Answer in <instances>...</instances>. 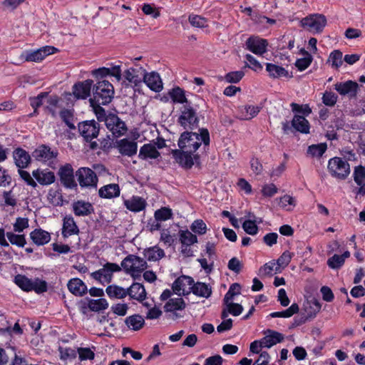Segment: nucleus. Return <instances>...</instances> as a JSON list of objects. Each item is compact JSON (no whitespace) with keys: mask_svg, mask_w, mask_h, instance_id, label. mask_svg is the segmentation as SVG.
I'll return each mask as SVG.
<instances>
[{"mask_svg":"<svg viewBox=\"0 0 365 365\" xmlns=\"http://www.w3.org/2000/svg\"><path fill=\"white\" fill-rule=\"evenodd\" d=\"M200 131V134L188 131L182 133L178 143L179 148L195 153L202 143L204 144L205 148L208 146L210 144V134L208 130L202 128Z\"/></svg>","mask_w":365,"mask_h":365,"instance_id":"1","label":"nucleus"},{"mask_svg":"<svg viewBox=\"0 0 365 365\" xmlns=\"http://www.w3.org/2000/svg\"><path fill=\"white\" fill-rule=\"evenodd\" d=\"M113 95V86L108 81H99L93 86V98L90 103L93 106L107 105L111 102Z\"/></svg>","mask_w":365,"mask_h":365,"instance_id":"2","label":"nucleus"},{"mask_svg":"<svg viewBox=\"0 0 365 365\" xmlns=\"http://www.w3.org/2000/svg\"><path fill=\"white\" fill-rule=\"evenodd\" d=\"M120 267L135 279L147 268V262L138 256L129 255L121 262Z\"/></svg>","mask_w":365,"mask_h":365,"instance_id":"3","label":"nucleus"},{"mask_svg":"<svg viewBox=\"0 0 365 365\" xmlns=\"http://www.w3.org/2000/svg\"><path fill=\"white\" fill-rule=\"evenodd\" d=\"M58 155V151L56 148H51L43 144L38 146L32 153V156L36 160L46 164L52 168L56 167Z\"/></svg>","mask_w":365,"mask_h":365,"instance_id":"4","label":"nucleus"},{"mask_svg":"<svg viewBox=\"0 0 365 365\" xmlns=\"http://www.w3.org/2000/svg\"><path fill=\"white\" fill-rule=\"evenodd\" d=\"M327 168L331 175L338 180H345L349 175V163L341 158L334 157L328 162Z\"/></svg>","mask_w":365,"mask_h":365,"instance_id":"5","label":"nucleus"},{"mask_svg":"<svg viewBox=\"0 0 365 365\" xmlns=\"http://www.w3.org/2000/svg\"><path fill=\"white\" fill-rule=\"evenodd\" d=\"M178 123L186 131L194 130L198 127L199 118L196 111L189 105L180 109Z\"/></svg>","mask_w":365,"mask_h":365,"instance_id":"6","label":"nucleus"},{"mask_svg":"<svg viewBox=\"0 0 365 365\" xmlns=\"http://www.w3.org/2000/svg\"><path fill=\"white\" fill-rule=\"evenodd\" d=\"M301 24L304 29L312 33H320L327 24V19L323 14H310L302 19Z\"/></svg>","mask_w":365,"mask_h":365,"instance_id":"7","label":"nucleus"},{"mask_svg":"<svg viewBox=\"0 0 365 365\" xmlns=\"http://www.w3.org/2000/svg\"><path fill=\"white\" fill-rule=\"evenodd\" d=\"M121 270V267L116 263L107 262L102 268L91 273V277L101 284L110 283L114 272Z\"/></svg>","mask_w":365,"mask_h":365,"instance_id":"8","label":"nucleus"},{"mask_svg":"<svg viewBox=\"0 0 365 365\" xmlns=\"http://www.w3.org/2000/svg\"><path fill=\"white\" fill-rule=\"evenodd\" d=\"M171 153L175 162L186 169L191 168L195 163H197L199 160L198 154L189 152L185 149L173 150Z\"/></svg>","mask_w":365,"mask_h":365,"instance_id":"9","label":"nucleus"},{"mask_svg":"<svg viewBox=\"0 0 365 365\" xmlns=\"http://www.w3.org/2000/svg\"><path fill=\"white\" fill-rule=\"evenodd\" d=\"M9 242L19 247H24L26 244L25 235L14 231H7L4 228H0V245L4 247L9 246Z\"/></svg>","mask_w":365,"mask_h":365,"instance_id":"10","label":"nucleus"},{"mask_svg":"<svg viewBox=\"0 0 365 365\" xmlns=\"http://www.w3.org/2000/svg\"><path fill=\"white\" fill-rule=\"evenodd\" d=\"M56 50L53 46H46L36 50L24 51L21 53L20 58L25 61L39 62L48 55L54 53Z\"/></svg>","mask_w":365,"mask_h":365,"instance_id":"11","label":"nucleus"},{"mask_svg":"<svg viewBox=\"0 0 365 365\" xmlns=\"http://www.w3.org/2000/svg\"><path fill=\"white\" fill-rule=\"evenodd\" d=\"M105 123L114 138L123 136L127 132V126L120 118L114 114L106 116Z\"/></svg>","mask_w":365,"mask_h":365,"instance_id":"12","label":"nucleus"},{"mask_svg":"<svg viewBox=\"0 0 365 365\" xmlns=\"http://www.w3.org/2000/svg\"><path fill=\"white\" fill-rule=\"evenodd\" d=\"M79 185L81 187H96L98 177L96 173L88 168H81L76 173Z\"/></svg>","mask_w":365,"mask_h":365,"instance_id":"13","label":"nucleus"},{"mask_svg":"<svg viewBox=\"0 0 365 365\" xmlns=\"http://www.w3.org/2000/svg\"><path fill=\"white\" fill-rule=\"evenodd\" d=\"M194 280L191 277L182 275L177 278L173 284L172 289L178 296L188 295L191 293Z\"/></svg>","mask_w":365,"mask_h":365,"instance_id":"14","label":"nucleus"},{"mask_svg":"<svg viewBox=\"0 0 365 365\" xmlns=\"http://www.w3.org/2000/svg\"><path fill=\"white\" fill-rule=\"evenodd\" d=\"M99 124L94 120L83 121L78 124V130L80 134L88 142L97 138L99 133Z\"/></svg>","mask_w":365,"mask_h":365,"instance_id":"15","label":"nucleus"},{"mask_svg":"<svg viewBox=\"0 0 365 365\" xmlns=\"http://www.w3.org/2000/svg\"><path fill=\"white\" fill-rule=\"evenodd\" d=\"M246 48L253 53L262 56L267 52L268 42L259 36H250L245 43Z\"/></svg>","mask_w":365,"mask_h":365,"instance_id":"16","label":"nucleus"},{"mask_svg":"<svg viewBox=\"0 0 365 365\" xmlns=\"http://www.w3.org/2000/svg\"><path fill=\"white\" fill-rule=\"evenodd\" d=\"M58 175L62 184L68 188H73L77 186L74 180L73 169L72 165L67 163L61 166L58 170Z\"/></svg>","mask_w":365,"mask_h":365,"instance_id":"17","label":"nucleus"},{"mask_svg":"<svg viewBox=\"0 0 365 365\" xmlns=\"http://www.w3.org/2000/svg\"><path fill=\"white\" fill-rule=\"evenodd\" d=\"M143 73V81L152 91L159 92L163 89V83L160 75L156 72L146 73L142 67L140 68Z\"/></svg>","mask_w":365,"mask_h":365,"instance_id":"18","label":"nucleus"},{"mask_svg":"<svg viewBox=\"0 0 365 365\" xmlns=\"http://www.w3.org/2000/svg\"><path fill=\"white\" fill-rule=\"evenodd\" d=\"M93 81L88 79L75 83L73 86V94L78 99H86L91 94Z\"/></svg>","mask_w":365,"mask_h":365,"instance_id":"19","label":"nucleus"},{"mask_svg":"<svg viewBox=\"0 0 365 365\" xmlns=\"http://www.w3.org/2000/svg\"><path fill=\"white\" fill-rule=\"evenodd\" d=\"M116 148L121 155L131 157L137 153L138 144L134 140L123 138L116 142Z\"/></svg>","mask_w":365,"mask_h":365,"instance_id":"20","label":"nucleus"},{"mask_svg":"<svg viewBox=\"0 0 365 365\" xmlns=\"http://www.w3.org/2000/svg\"><path fill=\"white\" fill-rule=\"evenodd\" d=\"M264 336L261 339L262 343L265 348L269 349L278 343L282 342L284 335L277 331L267 329L263 331Z\"/></svg>","mask_w":365,"mask_h":365,"instance_id":"21","label":"nucleus"},{"mask_svg":"<svg viewBox=\"0 0 365 365\" xmlns=\"http://www.w3.org/2000/svg\"><path fill=\"white\" fill-rule=\"evenodd\" d=\"M30 238L37 246H43L48 244L51 241V234L41 229L36 228L30 232Z\"/></svg>","mask_w":365,"mask_h":365,"instance_id":"22","label":"nucleus"},{"mask_svg":"<svg viewBox=\"0 0 365 365\" xmlns=\"http://www.w3.org/2000/svg\"><path fill=\"white\" fill-rule=\"evenodd\" d=\"M32 175L41 185H51L56 180L54 173L48 170L37 169L32 172Z\"/></svg>","mask_w":365,"mask_h":365,"instance_id":"23","label":"nucleus"},{"mask_svg":"<svg viewBox=\"0 0 365 365\" xmlns=\"http://www.w3.org/2000/svg\"><path fill=\"white\" fill-rule=\"evenodd\" d=\"M13 157L16 165L19 169L26 168L31 162V156L29 153L20 148L14 150Z\"/></svg>","mask_w":365,"mask_h":365,"instance_id":"24","label":"nucleus"},{"mask_svg":"<svg viewBox=\"0 0 365 365\" xmlns=\"http://www.w3.org/2000/svg\"><path fill=\"white\" fill-rule=\"evenodd\" d=\"M185 308V302L181 297L169 299L164 305L165 312L173 313L175 318L180 317L176 312L183 310Z\"/></svg>","mask_w":365,"mask_h":365,"instance_id":"25","label":"nucleus"},{"mask_svg":"<svg viewBox=\"0 0 365 365\" xmlns=\"http://www.w3.org/2000/svg\"><path fill=\"white\" fill-rule=\"evenodd\" d=\"M160 153L152 143L144 144L139 150L138 158L141 160L157 159Z\"/></svg>","mask_w":365,"mask_h":365,"instance_id":"26","label":"nucleus"},{"mask_svg":"<svg viewBox=\"0 0 365 365\" xmlns=\"http://www.w3.org/2000/svg\"><path fill=\"white\" fill-rule=\"evenodd\" d=\"M68 290L74 295L81 297L87 293L86 284L79 278H72L67 284Z\"/></svg>","mask_w":365,"mask_h":365,"instance_id":"27","label":"nucleus"},{"mask_svg":"<svg viewBox=\"0 0 365 365\" xmlns=\"http://www.w3.org/2000/svg\"><path fill=\"white\" fill-rule=\"evenodd\" d=\"M336 91L342 96H355L358 88L357 83L352 81H347L343 83H337L334 85Z\"/></svg>","mask_w":365,"mask_h":365,"instance_id":"28","label":"nucleus"},{"mask_svg":"<svg viewBox=\"0 0 365 365\" xmlns=\"http://www.w3.org/2000/svg\"><path fill=\"white\" fill-rule=\"evenodd\" d=\"M120 189L118 184L110 183L101 187L98 190V195L101 198L112 199L120 195Z\"/></svg>","mask_w":365,"mask_h":365,"instance_id":"29","label":"nucleus"},{"mask_svg":"<svg viewBox=\"0 0 365 365\" xmlns=\"http://www.w3.org/2000/svg\"><path fill=\"white\" fill-rule=\"evenodd\" d=\"M128 295L130 298L143 302L146 298V292L144 286L140 283H133L127 289Z\"/></svg>","mask_w":365,"mask_h":365,"instance_id":"30","label":"nucleus"},{"mask_svg":"<svg viewBox=\"0 0 365 365\" xmlns=\"http://www.w3.org/2000/svg\"><path fill=\"white\" fill-rule=\"evenodd\" d=\"M124 205L128 210L138 212L145 209L146 202L142 197L133 196L130 199L125 200Z\"/></svg>","mask_w":365,"mask_h":365,"instance_id":"31","label":"nucleus"},{"mask_svg":"<svg viewBox=\"0 0 365 365\" xmlns=\"http://www.w3.org/2000/svg\"><path fill=\"white\" fill-rule=\"evenodd\" d=\"M292 126L302 133H309L310 125L309 121L302 115H295L292 120Z\"/></svg>","mask_w":365,"mask_h":365,"instance_id":"32","label":"nucleus"},{"mask_svg":"<svg viewBox=\"0 0 365 365\" xmlns=\"http://www.w3.org/2000/svg\"><path fill=\"white\" fill-rule=\"evenodd\" d=\"M79 232L78 228L73 220L71 216H66L63 219V224L62 228V235L64 237L78 234Z\"/></svg>","mask_w":365,"mask_h":365,"instance_id":"33","label":"nucleus"},{"mask_svg":"<svg viewBox=\"0 0 365 365\" xmlns=\"http://www.w3.org/2000/svg\"><path fill=\"white\" fill-rule=\"evenodd\" d=\"M73 212L77 216H86L93 211V205L88 202L78 200L73 203Z\"/></svg>","mask_w":365,"mask_h":365,"instance_id":"34","label":"nucleus"},{"mask_svg":"<svg viewBox=\"0 0 365 365\" xmlns=\"http://www.w3.org/2000/svg\"><path fill=\"white\" fill-rule=\"evenodd\" d=\"M350 257L349 251L344 252L342 255H334L328 259L327 265L333 269H340L344 264L345 259Z\"/></svg>","mask_w":365,"mask_h":365,"instance_id":"35","label":"nucleus"},{"mask_svg":"<svg viewBox=\"0 0 365 365\" xmlns=\"http://www.w3.org/2000/svg\"><path fill=\"white\" fill-rule=\"evenodd\" d=\"M266 70L272 78H281L289 76L288 71L282 66L274 63H266Z\"/></svg>","mask_w":365,"mask_h":365,"instance_id":"36","label":"nucleus"},{"mask_svg":"<svg viewBox=\"0 0 365 365\" xmlns=\"http://www.w3.org/2000/svg\"><path fill=\"white\" fill-rule=\"evenodd\" d=\"M261 110L257 106L247 105L240 108V118L250 120L255 117Z\"/></svg>","mask_w":365,"mask_h":365,"instance_id":"37","label":"nucleus"},{"mask_svg":"<svg viewBox=\"0 0 365 365\" xmlns=\"http://www.w3.org/2000/svg\"><path fill=\"white\" fill-rule=\"evenodd\" d=\"M165 256V252L161 248L154 246L144 250V257L148 261H158Z\"/></svg>","mask_w":365,"mask_h":365,"instance_id":"38","label":"nucleus"},{"mask_svg":"<svg viewBox=\"0 0 365 365\" xmlns=\"http://www.w3.org/2000/svg\"><path fill=\"white\" fill-rule=\"evenodd\" d=\"M192 287L191 292L198 297L208 298L212 294L211 288L205 283L194 282Z\"/></svg>","mask_w":365,"mask_h":365,"instance_id":"39","label":"nucleus"},{"mask_svg":"<svg viewBox=\"0 0 365 365\" xmlns=\"http://www.w3.org/2000/svg\"><path fill=\"white\" fill-rule=\"evenodd\" d=\"M106 292L110 298L122 299L128 295V291L126 289L115 284L107 287Z\"/></svg>","mask_w":365,"mask_h":365,"instance_id":"40","label":"nucleus"},{"mask_svg":"<svg viewBox=\"0 0 365 365\" xmlns=\"http://www.w3.org/2000/svg\"><path fill=\"white\" fill-rule=\"evenodd\" d=\"M144 319L138 314L130 316L125 319V324L128 328L137 331L144 325Z\"/></svg>","mask_w":365,"mask_h":365,"instance_id":"41","label":"nucleus"},{"mask_svg":"<svg viewBox=\"0 0 365 365\" xmlns=\"http://www.w3.org/2000/svg\"><path fill=\"white\" fill-rule=\"evenodd\" d=\"M15 284L25 292H31L32 288V279L23 274H17L14 277Z\"/></svg>","mask_w":365,"mask_h":365,"instance_id":"42","label":"nucleus"},{"mask_svg":"<svg viewBox=\"0 0 365 365\" xmlns=\"http://www.w3.org/2000/svg\"><path fill=\"white\" fill-rule=\"evenodd\" d=\"M169 96L175 103H187V98L185 97V91L180 87H175L169 91Z\"/></svg>","mask_w":365,"mask_h":365,"instance_id":"43","label":"nucleus"},{"mask_svg":"<svg viewBox=\"0 0 365 365\" xmlns=\"http://www.w3.org/2000/svg\"><path fill=\"white\" fill-rule=\"evenodd\" d=\"M313 304L314 306V313L313 314H307L306 315H302L294 317V324L297 326H299L301 324H304L307 322L309 319L314 317L316 316V314L319 312L321 309V304L319 302L314 301L313 302Z\"/></svg>","mask_w":365,"mask_h":365,"instance_id":"44","label":"nucleus"},{"mask_svg":"<svg viewBox=\"0 0 365 365\" xmlns=\"http://www.w3.org/2000/svg\"><path fill=\"white\" fill-rule=\"evenodd\" d=\"M88 307L89 309L93 312H101L108 307V303L104 298L89 299L88 302Z\"/></svg>","mask_w":365,"mask_h":365,"instance_id":"45","label":"nucleus"},{"mask_svg":"<svg viewBox=\"0 0 365 365\" xmlns=\"http://www.w3.org/2000/svg\"><path fill=\"white\" fill-rule=\"evenodd\" d=\"M45 98L46 99V106L45 107L46 110H48V112L50 113L53 117H55L56 115V109L59 101L58 97L56 96H49L47 94V97Z\"/></svg>","mask_w":365,"mask_h":365,"instance_id":"46","label":"nucleus"},{"mask_svg":"<svg viewBox=\"0 0 365 365\" xmlns=\"http://www.w3.org/2000/svg\"><path fill=\"white\" fill-rule=\"evenodd\" d=\"M328 61L335 68H339L343 63V54L339 50L333 51L329 57Z\"/></svg>","mask_w":365,"mask_h":365,"instance_id":"47","label":"nucleus"},{"mask_svg":"<svg viewBox=\"0 0 365 365\" xmlns=\"http://www.w3.org/2000/svg\"><path fill=\"white\" fill-rule=\"evenodd\" d=\"M180 240L182 245H192L197 242L196 235L188 230L180 232Z\"/></svg>","mask_w":365,"mask_h":365,"instance_id":"48","label":"nucleus"},{"mask_svg":"<svg viewBox=\"0 0 365 365\" xmlns=\"http://www.w3.org/2000/svg\"><path fill=\"white\" fill-rule=\"evenodd\" d=\"M304 54V57L298 58L295 62V66L300 71H302L307 68L310 66L313 60V58L310 53L305 51Z\"/></svg>","mask_w":365,"mask_h":365,"instance_id":"49","label":"nucleus"},{"mask_svg":"<svg viewBox=\"0 0 365 365\" xmlns=\"http://www.w3.org/2000/svg\"><path fill=\"white\" fill-rule=\"evenodd\" d=\"M139 70L130 68L125 71L124 76L127 81L130 83H133L135 85H137L138 83L141 81V77L138 75Z\"/></svg>","mask_w":365,"mask_h":365,"instance_id":"50","label":"nucleus"},{"mask_svg":"<svg viewBox=\"0 0 365 365\" xmlns=\"http://www.w3.org/2000/svg\"><path fill=\"white\" fill-rule=\"evenodd\" d=\"M172 210L164 207L155 212L154 217L157 221H165L172 218Z\"/></svg>","mask_w":365,"mask_h":365,"instance_id":"51","label":"nucleus"},{"mask_svg":"<svg viewBox=\"0 0 365 365\" xmlns=\"http://www.w3.org/2000/svg\"><path fill=\"white\" fill-rule=\"evenodd\" d=\"M48 284L46 281L36 278L32 280V288L31 291H34L37 294H41L47 292Z\"/></svg>","mask_w":365,"mask_h":365,"instance_id":"52","label":"nucleus"},{"mask_svg":"<svg viewBox=\"0 0 365 365\" xmlns=\"http://www.w3.org/2000/svg\"><path fill=\"white\" fill-rule=\"evenodd\" d=\"M354 180L357 185H361L365 180V167L358 165L354 168L353 173Z\"/></svg>","mask_w":365,"mask_h":365,"instance_id":"53","label":"nucleus"},{"mask_svg":"<svg viewBox=\"0 0 365 365\" xmlns=\"http://www.w3.org/2000/svg\"><path fill=\"white\" fill-rule=\"evenodd\" d=\"M46 97L47 93H41L36 97L31 98L30 99V104L31 107L34 109V113L31 114V116L37 114V108L43 104V100Z\"/></svg>","mask_w":365,"mask_h":365,"instance_id":"54","label":"nucleus"},{"mask_svg":"<svg viewBox=\"0 0 365 365\" xmlns=\"http://www.w3.org/2000/svg\"><path fill=\"white\" fill-rule=\"evenodd\" d=\"M326 150L327 145L321 143L309 146L307 153L312 157H321L325 153Z\"/></svg>","mask_w":365,"mask_h":365,"instance_id":"55","label":"nucleus"},{"mask_svg":"<svg viewBox=\"0 0 365 365\" xmlns=\"http://www.w3.org/2000/svg\"><path fill=\"white\" fill-rule=\"evenodd\" d=\"M188 20L190 24L194 27L205 28L207 26V20L201 16L190 15Z\"/></svg>","mask_w":365,"mask_h":365,"instance_id":"56","label":"nucleus"},{"mask_svg":"<svg viewBox=\"0 0 365 365\" xmlns=\"http://www.w3.org/2000/svg\"><path fill=\"white\" fill-rule=\"evenodd\" d=\"M27 227H29V219L26 217H17L13 224V231L17 233H21Z\"/></svg>","mask_w":365,"mask_h":365,"instance_id":"57","label":"nucleus"},{"mask_svg":"<svg viewBox=\"0 0 365 365\" xmlns=\"http://www.w3.org/2000/svg\"><path fill=\"white\" fill-rule=\"evenodd\" d=\"M242 228L246 233L250 235H257L259 230L256 221L252 220H245L242 224Z\"/></svg>","mask_w":365,"mask_h":365,"instance_id":"58","label":"nucleus"},{"mask_svg":"<svg viewBox=\"0 0 365 365\" xmlns=\"http://www.w3.org/2000/svg\"><path fill=\"white\" fill-rule=\"evenodd\" d=\"M175 240V235H172L168 229L162 230L160 233V241L163 242L165 245L170 247L173 245Z\"/></svg>","mask_w":365,"mask_h":365,"instance_id":"59","label":"nucleus"},{"mask_svg":"<svg viewBox=\"0 0 365 365\" xmlns=\"http://www.w3.org/2000/svg\"><path fill=\"white\" fill-rule=\"evenodd\" d=\"M60 116L62 120L68 125L71 129L75 128V125L73 123V113L68 109H63L60 112Z\"/></svg>","mask_w":365,"mask_h":365,"instance_id":"60","label":"nucleus"},{"mask_svg":"<svg viewBox=\"0 0 365 365\" xmlns=\"http://www.w3.org/2000/svg\"><path fill=\"white\" fill-rule=\"evenodd\" d=\"M240 285L237 283L232 284L224 297V303L232 302L234 297L240 294Z\"/></svg>","mask_w":365,"mask_h":365,"instance_id":"61","label":"nucleus"},{"mask_svg":"<svg viewBox=\"0 0 365 365\" xmlns=\"http://www.w3.org/2000/svg\"><path fill=\"white\" fill-rule=\"evenodd\" d=\"M245 59L247 61V65L248 68L252 69L255 71H259L262 69V66L261 63L251 54H247L245 56Z\"/></svg>","mask_w":365,"mask_h":365,"instance_id":"62","label":"nucleus"},{"mask_svg":"<svg viewBox=\"0 0 365 365\" xmlns=\"http://www.w3.org/2000/svg\"><path fill=\"white\" fill-rule=\"evenodd\" d=\"M60 358L62 360L72 359L76 358L77 352L71 348L59 347Z\"/></svg>","mask_w":365,"mask_h":365,"instance_id":"63","label":"nucleus"},{"mask_svg":"<svg viewBox=\"0 0 365 365\" xmlns=\"http://www.w3.org/2000/svg\"><path fill=\"white\" fill-rule=\"evenodd\" d=\"M295 202L296 200L294 197L286 195L280 198L279 205L282 208L286 209L287 210H291V206L294 207L295 205Z\"/></svg>","mask_w":365,"mask_h":365,"instance_id":"64","label":"nucleus"}]
</instances>
